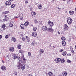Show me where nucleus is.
<instances>
[{"label": "nucleus", "mask_w": 76, "mask_h": 76, "mask_svg": "<svg viewBox=\"0 0 76 76\" xmlns=\"http://www.w3.org/2000/svg\"><path fill=\"white\" fill-rule=\"evenodd\" d=\"M32 35L33 37H36L37 35V33L35 31L33 32L32 33Z\"/></svg>", "instance_id": "nucleus-6"}, {"label": "nucleus", "mask_w": 76, "mask_h": 76, "mask_svg": "<svg viewBox=\"0 0 76 76\" xmlns=\"http://www.w3.org/2000/svg\"><path fill=\"white\" fill-rule=\"evenodd\" d=\"M22 66V64L20 62H18L17 63V69H20L21 66Z\"/></svg>", "instance_id": "nucleus-3"}, {"label": "nucleus", "mask_w": 76, "mask_h": 76, "mask_svg": "<svg viewBox=\"0 0 76 76\" xmlns=\"http://www.w3.org/2000/svg\"><path fill=\"white\" fill-rule=\"evenodd\" d=\"M12 56L13 58H14V59H16V58H17L18 60H19L22 63L25 64V63L26 59L24 57H21V58H20V57H19V56H16V55L15 54H13Z\"/></svg>", "instance_id": "nucleus-1"}, {"label": "nucleus", "mask_w": 76, "mask_h": 76, "mask_svg": "<svg viewBox=\"0 0 76 76\" xmlns=\"http://www.w3.org/2000/svg\"><path fill=\"white\" fill-rule=\"evenodd\" d=\"M22 66L21 67V69L22 70H24L25 69V65H22Z\"/></svg>", "instance_id": "nucleus-19"}, {"label": "nucleus", "mask_w": 76, "mask_h": 76, "mask_svg": "<svg viewBox=\"0 0 76 76\" xmlns=\"http://www.w3.org/2000/svg\"><path fill=\"white\" fill-rule=\"evenodd\" d=\"M2 63H4V61H3V60H2Z\"/></svg>", "instance_id": "nucleus-54"}, {"label": "nucleus", "mask_w": 76, "mask_h": 76, "mask_svg": "<svg viewBox=\"0 0 76 76\" xmlns=\"http://www.w3.org/2000/svg\"><path fill=\"white\" fill-rule=\"evenodd\" d=\"M42 29L44 31H45L47 30V27L45 26H44L42 28Z\"/></svg>", "instance_id": "nucleus-10"}, {"label": "nucleus", "mask_w": 76, "mask_h": 76, "mask_svg": "<svg viewBox=\"0 0 76 76\" xmlns=\"http://www.w3.org/2000/svg\"><path fill=\"white\" fill-rule=\"evenodd\" d=\"M28 76H32V75H31V74H29V75H28Z\"/></svg>", "instance_id": "nucleus-53"}, {"label": "nucleus", "mask_w": 76, "mask_h": 76, "mask_svg": "<svg viewBox=\"0 0 76 76\" xmlns=\"http://www.w3.org/2000/svg\"><path fill=\"white\" fill-rule=\"evenodd\" d=\"M25 3L26 4H27L28 3V0H26L25 1Z\"/></svg>", "instance_id": "nucleus-44"}, {"label": "nucleus", "mask_w": 76, "mask_h": 76, "mask_svg": "<svg viewBox=\"0 0 76 76\" xmlns=\"http://www.w3.org/2000/svg\"><path fill=\"white\" fill-rule=\"evenodd\" d=\"M67 63H71L72 61H70V60L68 59L67 60Z\"/></svg>", "instance_id": "nucleus-31"}, {"label": "nucleus", "mask_w": 76, "mask_h": 76, "mask_svg": "<svg viewBox=\"0 0 76 76\" xmlns=\"http://www.w3.org/2000/svg\"><path fill=\"white\" fill-rule=\"evenodd\" d=\"M40 54H42L44 53V50L41 49L39 50Z\"/></svg>", "instance_id": "nucleus-21"}, {"label": "nucleus", "mask_w": 76, "mask_h": 76, "mask_svg": "<svg viewBox=\"0 0 76 76\" xmlns=\"http://www.w3.org/2000/svg\"><path fill=\"white\" fill-rule=\"evenodd\" d=\"M26 39H27V41L29 43V42H30V40H29V37L27 36H26Z\"/></svg>", "instance_id": "nucleus-13"}, {"label": "nucleus", "mask_w": 76, "mask_h": 76, "mask_svg": "<svg viewBox=\"0 0 76 76\" xmlns=\"http://www.w3.org/2000/svg\"><path fill=\"white\" fill-rule=\"evenodd\" d=\"M15 18H18V17H15Z\"/></svg>", "instance_id": "nucleus-59"}, {"label": "nucleus", "mask_w": 76, "mask_h": 76, "mask_svg": "<svg viewBox=\"0 0 76 76\" xmlns=\"http://www.w3.org/2000/svg\"><path fill=\"white\" fill-rule=\"evenodd\" d=\"M75 12H76V7L75 9Z\"/></svg>", "instance_id": "nucleus-62"}, {"label": "nucleus", "mask_w": 76, "mask_h": 76, "mask_svg": "<svg viewBox=\"0 0 76 76\" xmlns=\"http://www.w3.org/2000/svg\"><path fill=\"white\" fill-rule=\"evenodd\" d=\"M20 26L21 29H24L25 28V26L23 24H21Z\"/></svg>", "instance_id": "nucleus-17"}, {"label": "nucleus", "mask_w": 76, "mask_h": 76, "mask_svg": "<svg viewBox=\"0 0 76 76\" xmlns=\"http://www.w3.org/2000/svg\"><path fill=\"white\" fill-rule=\"evenodd\" d=\"M38 8L40 9H41L42 8V5L41 4L39 5Z\"/></svg>", "instance_id": "nucleus-30"}, {"label": "nucleus", "mask_w": 76, "mask_h": 76, "mask_svg": "<svg viewBox=\"0 0 76 76\" xmlns=\"http://www.w3.org/2000/svg\"><path fill=\"white\" fill-rule=\"evenodd\" d=\"M48 24L50 26H53L54 25L53 22H52L50 21H48Z\"/></svg>", "instance_id": "nucleus-7"}, {"label": "nucleus", "mask_w": 76, "mask_h": 76, "mask_svg": "<svg viewBox=\"0 0 76 76\" xmlns=\"http://www.w3.org/2000/svg\"><path fill=\"white\" fill-rule=\"evenodd\" d=\"M71 51V53H73V54H74V51L72 50Z\"/></svg>", "instance_id": "nucleus-48"}, {"label": "nucleus", "mask_w": 76, "mask_h": 76, "mask_svg": "<svg viewBox=\"0 0 76 76\" xmlns=\"http://www.w3.org/2000/svg\"><path fill=\"white\" fill-rule=\"evenodd\" d=\"M69 12L70 15H73V13H74V11H69Z\"/></svg>", "instance_id": "nucleus-25"}, {"label": "nucleus", "mask_w": 76, "mask_h": 76, "mask_svg": "<svg viewBox=\"0 0 76 76\" xmlns=\"http://www.w3.org/2000/svg\"><path fill=\"white\" fill-rule=\"evenodd\" d=\"M48 74L49 76H52L53 75V74L51 72H50Z\"/></svg>", "instance_id": "nucleus-27"}, {"label": "nucleus", "mask_w": 76, "mask_h": 76, "mask_svg": "<svg viewBox=\"0 0 76 76\" xmlns=\"http://www.w3.org/2000/svg\"><path fill=\"white\" fill-rule=\"evenodd\" d=\"M31 14L33 17H34L35 16V15H36V13L35 12H31Z\"/></svg>", "instance_id": "nucleus-12"}, {"label": "nucleus", "mask_w": 76, "mask_h": 76, "mask_svg": "<svg viewBox=\"0 0 76 76\" xmlns=\"http://www.w3.org/2000/svg\"><path fill=\"white\" fill-rule=\"evenodd\" d=\"M12 41H13L14 42H15V41H16V39L12 37Z\"/></svg>", "instance_id": "nucleus-28"}, {"label": "nucleus", "mask_w": 76, "mask_h": 76, "mask_svg": "<svg viewBox=\"0 0 76 76\" xmlns=\"http://www.w3.org/2000/svg\"><path fill=\"white\" fill-rule=\"evenodd\" d=\"M66 45V43L65 41H63L62 42V45L63 46H65Z\"/></svg>", "instance_id": "nucleus-16"}, {"label": "nucleus", "mask_w": 76, "mask_h": 76, "mask_svg": "<svg viewBox=\"0 0 76 76\" xmlns=\"http://www.w3.org/2000/svg\"><path fill=\"white\" fill-rule=\"evenodd\" d=\"M58 34H60V32L59 31H58Z\"/></svg>", "instance_id": "nucleus-57"}, {"label": "nucleus", "mask_w": 76, "mask_h": 76, "mask_svg": "<svg viewBox=\"0 0 76 76\" xmlns=\"http://www.w3.org/2000/svg\"><path fill=\"white\" fill-rule=\"evenodd\" d=\"M14 48H13V47H11L10 49V51L13 52V51H14Z\"/></svg>", "instance_id": "nucleus-15"}, {"label": "nucleus", "mask_w": 76, "mask_h": 76, "mask_svg": "<svg viewBox=\"0 0 76 76\" xmlns=\"http://www.w3.org/2000/svg\"><path fill=\"white\" fill-rule=\"evenodd\" d=\"M8 19H9V18H6V17H5L4 21H7V20H8Z\"/></svg>", "instance_id": "nucleus-35"}, {"label": "nucleus", "mask_w": 76, "mask_h": 76, "mask_svg": "<svg viewBox=\"0 0 76 76\" xmlns=\"http://www.w3.org/2000/svg\"><path fill=\"white\" fill-rule=\"evenodd\" d=\"M23 17L21 16L20 17V20H23Z\"/></svg>", "instance_id": "nucleus-45"}, {"label": "nucleus", "mask_w": 76, "mask_h": 76, "mask_svg": "<svg viewBox=\"0 0 76 76\" xmlns=\"http://www.w3.org/2000/svg\"><path fill=\"white\" fill-rule=\"evenodd\" d=\"M67 56H71V54H70V53H69V54H67Z\"/></svg>", "instance_id": "nucleus-50"}, {"label": "nucleus", "mask_w": 76, "mask_h": 76, "mask_svg": "<svg viewBox=\"0 0 76 76\" xmlns=\"http://www.w3.org/2000/svg\"><path fill=\"white\" fill-rule=\"evenodd\" d=\"M59 52H60V53H62V52H63V50H62V49H61V50H59Z\"/></svg>", "instance_id": "nucleus-46"}, {"label": "nucleus", "mask_w": 76, "mask_h": 76, "mask_svg": "<svg viewBox=\"0 0 76 76\" xmlns=\"http://www.w3.org/2000/svg\"><path fill=\"white\" fill-rule=\"evenodd\" d=\"M67 22L69 25H70L72 23V19L70 18H68L67 19Z\"/></svg>", "instance_id": "nucleus-2"}, {"label": "nucleus", "mask_w": 76, "mask_h": 76, "mask_svg": "<svg viewBox=\"0 0 76 76\" xmlns=\"http://www.w3.org/2000/svg\"><path fill=\"white\" fill-rule=\"evenodd\" d=\"M5 20V19H3V22H5V21H4Z\"/></svg>", "instance_id": "nucleus-58"}, {"label": "nucleus", "mask_w": 76, "mask_h": 76, "mask_svg": "<svg viewBox=\"0 0 76 76\" xmlns=\"http://www.w3.org/2000/svg\"><path fill=\"white\" fill-rule=\"evenodd\" d=\"M6 25L5 24H4L2 26V29L3 30H5L6 29Z\"/></svg>", "instance_id": "nucleus-14"}, {"label": "nucleus", "mask_w": 76, "mask_h": 76, "mask_svg": "<svg viewBox=\"0 0 76 76\" xmlns=\"http://www.w3.org/2000/svg\"><path fill=\"white\" fill-rule=\"evenodd\" d=\"M34 22L35 23H38V21H37V19L34 20Z\"/></svg>", "instance_id": "nucleus-37"}, {"label": "nucleus", "mask_w": 76, "mask_h": 76, "mask_svg": "<svg viewBox=\"0 0 76 76\" xmlns=\"http://www.w3.org/2000/svg\"><path fill=\"white\" fill-rule=\"evenodd\" d=\"M39 23V24H41L42 23V22L41 21H40Z\"/></svg>", "instance_id": "nucleus-47"}, {"label": "nucleus", "mask_w": 76, "mask_h": 76, "mask_svg": "<svg viewBox=\"0 0 76 76\" xmlns=\"http://www.w3.org/2000/svg\"><path fill=\"white\" fill-rule=\"evenodd\" d=\"M37 27H34L33 30V31H36V30H37Z\"/></svg>", "instance_id": "nucleus-32"}, {"label": "nucleus", "mask_w": 76, "mask_h": 76, "mask_svg": "<svg viewBox=\"0 0 76 76\" xmlns=\"http://www.w3.org/2000/svg\"><path fill=\"white\" fill-rule=\"evenodd\" d=\"M22 41H25V38L24 37H23L22 38Z\"/></svg>", "instance_id": "nucleus-40"}, {"label": "nucleus", "mask_w": 76, "mask_h": 76, "mask_svg": "<svg viewBox=\"0 0 76 76\" xmlns=\"http://www.w3.org/2000/svg\"><path fill=\"white\" fill-rule=\"evenodd\" d=\"M28 56L29 57H31V53H30V52H28Z\"/></svg>", "instance_id": "nucleus-36"}, {"label": "nucleus", "mask_w": 76, "mask_h": 76, "mask_svg": "<svg viewBox=\"0 0 76 76\" xmlns=\"http://www.w3.org/2000/svg\"><path fill=\"white\" fill-rule=\"evenodd\" d=\"M67 54V52L66 51L63 52L62 53L63 56H66Z\"/></svg>", "instance_id": "nucleus-24"}, {"label": "nucleus", "mask_w": 76, "mask_h": 76, "mask_svg": "<svg viewBox=\"0 0 76 76\" xmlns=\"http://www.w3.org/2000/svg\"><path fill=\"white\" fill-rule=\"evenodd\" d=\"M14 74H15V75L16 76H17V74H18V73H17V72H15Z\"/></svg>", "instance_id": "nucleus-41"}, {"label": "nucleus", "mask_w": 76, "mask_h": 76, "mask_svg": "<svg viewBox=\"0 0 76 76\" xmlns=\"http://www.w3.org/2000/svg\"><path fill=\"white\" fill-rule=\"evenodd\" d=\"M4 13L5 14H7V13H9V11H5Z\"/></svg>", "instance_id": "nucleus-43"}, {"label": "nucleus", "mask_w": 76, "mask_h": 76, "mask_svg": "<svg viewBox=\"0 0 76 76\" xmlns=\"http://www.w3.org/2000/svg\"><path fill=\"white\" fill-rule=\"evenodd\" d=\"M47 31L48 32H53L54 31V30L52 28H49L47 29Z\"/></svg>", "instance_id": "nucleus-4"}, {"label": "nucleus", "mask_w": 76, "mask_h": 76, "mask_svg": "<svg viewBox=\"0 0 76 76\" xmlns=\"http://www.w3.org/2000/svg\"><path fill=\"white\" fill-rule=\"evenodd\" d=\"M7 57L8 58H9V55H8V56H7Z\"/></svg>", "instance_id": "nucleus-56"}, {"label": "nucleus", "mask_w": 76, "mask_h": 76, "mask_svg": "<svg viewBox=\"0 0 76 76\" xmlns=\"http://www.w3.org/2000/svg\"><path fill=\"white\" fill-rule=\"evenodd\" d=\"M5 17H6V18H9V15H7L6 16H5Z\"/></svg>", "instance_id": "nucleus-42"}, {"label": "nucleus", "mask_w": 76, "mask_h": 76, "mask_svg": "<svg viewBox=\"0 0 76 76\" xmlns=\"http://www.w3.org/2000/svg\"><path fill=\"white\" fill-rule=\"evenodd\" d=\"M55 48V47H54V46H53V48Z\"/></svg>", "instance_id": "nucleus-63"}, {"label": "nucleus", "mask_w": 76, "mask_h": 76, "mask_svg": "<svg viewBox=\"0 0 76 76\" xmlns=\"http://www.w3.org/2000/svg\"><path fill=\"white\" fill-rule=\"evenodd\" d=\"M35 40L33 41V42L32 43V45L33 46L34 45V44L35 43Z\"/></svg>", "instance_id": "nucleus-38"}, {"label": "nucleus", "mask_w": 76, "mask_h": 76, "mask_svg": "<svg viewBox=\"0 0 76 76\" xmlns=\"http://www.w3.org/2000/svg\"><path fill=\"white\" fill-rule=\"evenodd\" d=\"M58 76H62V75H61H61H58Z\"/></svg>", "instance_id": "nucleus-60"}, {"label": "nucleus", "mask_w": 76, "mask_h": 76, "mask_svg": "<svg viewBox=\"0 0 76 76\" xmlns=\"http://www.w3.org/2000/svg\"><path fill=\"white\" fill-rule=\"evenodd\" d=\"M13 22H10V26L11 27H12L13 26Z\"/></svg>", "instance_id": "nucleus-29"}, {"label": "nucleus", "mask_w": 76, "mask_h": 76, "mask_svg": "<svg viewBox=\"0 0 76 76\" xmlns=\"http://www.w3.org/2000/svg\"><path fill=\"white\" fill-rule=\"evenodd\" d=\"M2 38V36L0 35V39H1Z\"/></svg>", "instance_id": "nucleus-52"}, {"label": "nucleus", "mask_w": 76, "mask_h": 76, "mask_svg": "<svg viewBox=\"0 0 76 76\" xmlns=\"http://www.w3.org/2000/svg\"><path fill=\"white\" fill-rule=\"evenodd\" d=\"M19 53H21V54H23V50H20Z\"/></svg>", "instance_id": "nucleus-33"}, {"label": "nucleus", "mask_w": 76, "mask_h": 76, "mask_svg": "<svg viewBox=\"0 0 76 76\" xmlns=\"http://www.w3.org/2000/svg\"><path fill=\"white\" fill-rule=\"evenodd\" d=\"M75 49H76V45H75Z\"/></svg>", "instance_id": "nucleus-61"}, {"label": "nucleus", "mask_w": 76, "mask_h": 76, "mask_svg": "<svg viewBox=\"0 0 76 76\" xmlns=\"http://www.w3.org/2000/svg\"><path fill=\"white\" fill-rule=\"evenodd\" d=\"M64 29L65 31L68 30V29H69V27L67 26V24L65 25Z\"/></svg>", "instance_id": "nucleus-9"}, {"label": "nucleus", "mask_w": 76, "mask_h": 76, "mask_svg": "<svg viewBox=\"0 0 76 76\" xmlns=\"http://www.w3.org/2000/svg\"><path fill=\"white\" fill-rule=\"evenodd\" d=\"M17 48L18 49H20L21 48V45L20 44L18 45L17 46Z\"/></svg>", "instance_id": "nucleus-22"}, {"label": "nucleus", "mask_w": 76, "mask_h": 76, "mask_svg": "<svg viewBox=\"0 0 76 76\" xmlns=\"http://www.w3.org/2000/svg\"><path fill=\"white\" fill-rule=\"evenodd\" d=\"M1 69L2 70H6V67L5 66H3L1 67Z\"/></svg>", "instance_id": "nucleus-11"}, {"label": "nucleus", "mask_w": 76, "mask_h": 76, "mask_svg": "<svg viewBox=\"0 0 76 76\" xmlns=\"http://www.w3.org/2000/svg\"><path fill=\"white\" fill-rule=\"evenodd\" d=\"M28 25H29V22H26L24 23V25L26 26H28Z\"/></svg>", "instance_id": "nucleus-20"}, {"label": "nucleus", "mask_w": 76, "mask_h": 76, "mask_svg": "<svg viewBox=\"0 0 76 76\" xmlns=\"http://www.w3.org/2000/svg\"><path fill=\"white\" fill-rule=\"evenodd\" d=\"M62 34H64V32L62 31L61 33Z\"/></svg>", "instance_id": "nucleus-51"}, {"label": "nucleus", "mask_w": 76, "mask_h": 76, "mask_svg": "<svg viewBox=\"0 0 76 76\" xmlns=\"http://www.w3.org/2000/svg\"><path fill=\"white\" fill-rule=\"evenodd\" d=\"M18 15L19 16H18V18H19L20 16V14H19Z\"/></svg>", "instance_id": "nucleus-49"}, {"label": "nucleus", "mask_w": 76, "mask_h": 76, "mask_svg": "<svg viewBox=\"0 0 76 76\" xmlns=\"http://www.w3.org/2000/svg\"><path fill=\"white\" fill-rule=\"evenodd\" d=\"M58 10H59V11H60V10H61V9H60V8H58Z\"/></svg>", "instance_id": "nucleus-55"}, {"label": "nucleus", "mask_w": 76, "mask_h": 76, "mask_svg": "<svg viewBox=\"0 0 76 76\" xmlns=\"http://www.w3.org/2000/svg\"><path fill=\"white\" fill-rule=\"evenodd\" d=\"M61 63H64L65 62V60H64V58H62L61 59Z\"/></svg>", "instance_id": "nucleus-23"}, {"label": "nucleus", "mask_w": 76, "mask_h": 76, "mask_svg": "<svg viewBox=\"0 0 76 76\" xmlns=\"http://www.w3.org/2000/svg\"><path fill=\"white\" fill-rule=\"evenodd\" d=\"M11 7L12 8H15V4H12L11 5Z\"/></svg>", "instance_id": "nucleus-34"}, {"label": "nucleus", "mask_w": 76, "mask_h": 76, "mask_svg": "<svg viewBox=\"0 0 76 76\" xmlns=\"http://www.w3.org/2000/svg\"><path fill=\"white\" fill-rule=\"evenodd\" d=\"M10 0V1H13V0Z\"/></svg>", "instance_id": "nucleus-64"}, {"label": "nucleus", "mask_w": 76, "mask_h": 76, "mask_svg": "<svg viewBox=\"0 0 76 76\" xmlns=\"http://www.w3.org/2000/svg\"><path fill=\"white\" fill-rule=\"evenodd\" d=\"M55 61H56V63H58L61 61V59L60 58H56L55 60Z\"/></svg>", "instance_id": "nucleus-8"}, {"label": "nucleus", "mask_w": 76, "mask_h": 76, "mask_svg": "<svg viewBox=\"0 0 76 76\" xmlns=\"http://www.w3.org/2000/svg\"><path fill=\"white\" fill-rule=\"evenodd\" d=\"M63 76H66V75H67V72H64L62 73Z\"/></svg>", "instance_id": "nucleus-18"}, {"label": "nucleus", "mask_w": 76, "mask_h": 76, "mask_svg": "<svg viewBox=\"0 0 76 76\" xmlns=\"http://www.w3.org/2000/svg\"><path fill=\"white\" fill-rule=\"evenodd\" d=\"M61 39L63 40V41H65L66 40V38L65 37H64L62 36L61 38Z\"/></svg>", "instance_id": "nucleus-26"}, {"label": "nucleus", "mask_w": 76, "mask_h": 76, "mask_svg": "<svg viewBox=\"0 0 76 76\" xmlns=\"http://www.w3.org/2000/svg\"><path fill=\"white\" fill-rule=\"evenodd\" d=\"M5 4H6L7 6H10V5L11 4V3L10 2V1H7L6 2Z\"/></svg>", "instance_id": "nucleus-5"}, {"label": "nucleus", "mask_w": 76, "mask_h": 76, "mask_svg": "<svg viewBox=\"0 0 76 76\" xmlns=\"http://www.w3.org/2000/svg\"><path fill=\"white\" fill-rule=\"evenodd\" d=\"M5 38H6V39H7V38H9V35H7L5 36Z\"/></svg>", "instance_id": "nucleus-39"}]
</instances>
